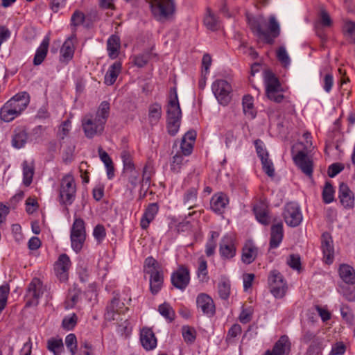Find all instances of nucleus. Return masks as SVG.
Masks as SVG:
<instances>
[{
  "label": "nucleus",
  "instance_id": "nucleus-1",
  "mask_svg": "<svg viewBox=\"0 0 355 355\" xmlns=\"http://www.w3.org/2000/svg\"><path fill=\"white\" fill-rule=\"evenodd\" d=\"M110 113V104L101 103L95 114H87L82 119V127L87 138L92 139L101 135Z\"/></svg>",
  "mask_w": 355,
  "mask_h": 355
},
{
  "label": "nucleus",
  "instance_id": "nucleus-2",
  "mask_svg": "<svg viewBox=\"0 0 355 355\" xmlns=\"http://www.w3.org/2000/svg\"><path fill=\"white\" fill-rule=\"evenodd\" d=\"M153 17L159 21H165L174 13V0H148Z\"/></svg>",
  "mask_w": 355,
  "mask_h": 355
},
{
  "label": "nucleus",
  "instance_id": "nucleus-3",
  "mask_svg": "<svg viewBox=\"0 0 355 355\" xmlns=\"http://www.w3.org/2000/svg\"><path fill=\"white\" fill-rule=\"evenodd\" d=\"M76 193V185L74 179L71 175H64L60 182L59 189V202L64 206L71 205L75 198Z\"/></svg>",
  "mask_w": 355,
  "mask_h": 355
},
{
  "label": "nucleus",
  "instance_id": "nucleus-4",
  "mask_svg": "<svg viewBox=\"0 0 355 355\" xmlns=\"http://www.w3.org/2000/svg\"><path fill=\"white\" fill-rule=\"evenodd\" d=\"M264 81L267 97L275 103L282 102L284 96L282 94L283 89L278 78L272 71H266Z\"/></svg>",
  "mask_w": 355,
  "mask_h": 355
},
{
  "label": "nucleus",
  "instance_id": "nucleus-5",
  "mask_svg": "<svg viewBox=\"0 0 355 355\" xmlns=\"http://www.w3.org/2000/svg\"><path fill=\"white\" fill-rule=\"evenodd\" d=\"M268 284L271 293L276 298H282L286 293L288 286L283 275L277 270H272L268 277Z\"/></svg>",
  "mask_w": 355,
  "mask_h": 355
},
{
  "label": "nucleus",
  "instance_id": "nucleus-6",
  "mask_svg": "<svg viewBox=\"0 0 355 355\" xmlns=\"http://www.w3.org/2000/svg\"><path fill=\"white\" fill-rule=\"evenodd\" d=\"M212 91L218 103L227 105L231 100L232 88L230 84L225 80H216L211 86Z\"/></svg>",
  "mask_w": 355,
  "mask_h": 355
},
{
  "label": "nucleus",
  "instance_id": "nucleus-7",
  "mask_svg": "<svg viewBox=\"0 0 355 355\" xmlns=\"http://www.w3.org/2000/svg\"><path fill=\"white\" fill-rule=\"evenodd\" d=\"M283 216L286 223L290 227H297L302 220L300 207L295 202H288L285 205Z\"/></svg>",
  "mask_w": 355,
  "mask_h": 355
},
{
  "label": "nucleus",
  "instance_id": "nucleus-8",
  "mask_svg": "<svg viewBox=\"0 0 355 355\" xmlns=\"http://www.w3.org/2000/svg\"><path fill=\"white\" fill-rule=\"evenodd\" d=\"M44 293L42 282L38 278H33L28 284L26 291L28 298L26 306H36L38 304L39 299Z\"/></svg>",
  "mask_w": 355,
  "mask_h": 355
},
{
  "label": "nucleus",
  "instance_id": "nucleus-9",
  "mask_svg": "<svg viewBox=\"0 0 355 355\" xmlns=\"http://www.w3.org/2000/svg\"><path fill=\"white\" fill-rule=\"evenodd\" d=\"M171 280L174 287L184 291L190 281V274L188 268L184 266H180L177 270L172 273Z\"/></svg>",
  "mask_w": 355,
  "mask_h": 355
},
{
  "label": "nucleus",
  "instance_id": "nucleus-10",
  "mask_svg": "<svg viewBox=\"0 0 355 355\" xmlns=\"http://www.w3.org/2000/svg\"><path fill=\"white\" fill-rule=\"evenodd\" d=\"M219 253L223 259H231L235 257L236 247L233 236L225 235L219 245Z\"/></svg>",
  "mask_w": 355,
  "mask_h": 355
},
{
  "label": "nucleus",
  "instance_id": "nucleus-11",
  "mask_svg": "<svg viewBox=\"0 0 355 355\" xmlns=\"http://www.w3.org/2000/svg\"><path fill=\"white\" fill-rule=\"evenodd\" d=\"M128 307L125 306L124 302L121 304L119 299L114 297L107 306L105 318L107 320H119L121 313H124L125 311H128Z\"/></svg>",
  "mask_w": 355,
  "mask_h": 355
},
{
  "label": "nucleus",
  "instance_id": "nucleus-12",
  "mask_svg": "<svg viewBox=\"0 0 355 355\" xmlns=\"http://www.w3.org/2000/svg\"><path fill=\"white\" fill-rule=\"evenodd\" d=\"M295 164L306 175L311 177L313 173V164L312 159L306 153L299 151L294 157Z\"/></svg>",
  "mask_w": 355,
  "mask_h": 355
},
{
  "label": "nucleus",
  "instance_id": "nucleus-13",
  "mask_svg": "<svg viewBox=\"0 0 355 355\" xmlns=\"http://www.w3.org/2000/svg\"><path fill=\"white\" fill-rule=\"evenodd\" d=\"M196 304L198 309H200L202 312L211 317L215 314L216 308L213 299L206 293H200L198 295L196 299Z\"/></svg>",
  "mask_w": 355,
  "mask_h": 355
},
{
  "label": "nucleus",
  "instance_id": "nucleus-14",
  "mask_svg": "<svg viewBox=\"0 0 355 355\" xmlns=\"http://www.w3.org/2000/svg\"><path fill=\"white\" fill-rule=\"evenodd\" d=\"M291 343L288 337L282 336L275 343L272 350H267L264 355H288L291 351Z\"/></svg>",
  "mask_w": 355,
  "mask_h": 355
},
{
  "label": "nucleus",
  "instance_id": "nucleus-15",
  "mask_svg": "<svg viewBox=\"0 0 355 355\" xmlns=\"http://www.w3.org/2000/svg\"><path fill=\"white\" fill-rule=\"evenodd\" d=\"M29 102V94L26 92H21L15 95L6 103L10 104L11 107L20 114L26 108Z\"/></svg>",
  "mask_w": 355,
  "mask_h": 355
},
{
  "label": "nucleus",
  "instance_id": "nucleus-16",
  "mask_svg": "<svg viewBox=\"0 0 355 355\" xmlns=\"http://www.w3.org/2000/svg\"><path fill=\"white\" fill-rule=\"evenodd\" d=\"M321 248L325 259V262L330 264L333 262L334 249L333 241L329 233L324 232L322 235Z\"/></svg>",
  "mask_w": 355,
  "mask_h": 355
},
{
  "label": "nucleus",
  "instance_id": "nucleus-17",
  "mask_svg": "<svg viewBox=\"0 0 355 355\" xmlns=\"http://www.w3.org/2000/svg\"><path fill=\"white\" fill-rule=\"evenodd\" d=\"M274 223L270 228V248H277L282 243L284 236L283 223L279 221Z\"/></svg>",
  "mask_w": 355,
  "mask_h": 355
},
{
  "label": "nucleus",
  "instance_id": "nucleus-18",
  "mask_svg": "<svg viewBox=\"0 0 355 355\" xmlns=\"http://www.w3.org/2000/svg\"><path fill=\"white\" fill-rule=\"evenodd\" d=\"M71 266L69 257L66 254H62L59 257L56 263L55 271L57 276L60 281H65L68 279L67 271Z\"/></svg>",
  "mask_w": 355,
  "mask_h": 355
},
{
  "label": "nucleus",
  "instance_id": "nucleus-19",
  "mask_svg": "<svg viewBox=\"0 0 355 355\" xmlns=\"http://www.w3.org/2000/svg\"><path fill=\"white\" fill-rule=\"evenodd\" d=\"M140 341L146 350H152L157 346V338L153 331L149 328H144L140 333Z\"/></svg>",
  "mask_w": 355,
  "mask_h": 355
},
{
  "label": "nucleus",
  "instance_id": "nucleus-20",
  "mask_svg": "<svg viewBox=\"0 0 355 355\" xmlns=\"http://www.w3.org/2000/svg\"><path fill=\"white\" fill-rule=\"evenodd\" d=\"M166 112L167 119H181L182 112L175 89L173 94L170 96Z\"/></svg>",
  "mask_w": 355,
  "mask_h": 355
},
{
  "label": "nucleus",
  "instance_id": "nucleus-21",
  "mask_svg": "<svg viewBox=\"0 0 355 355\" xmlns=\"http://www.w3.org/2000/svg\"><path fill=\"white\" fill-rule=\"evenodd\" d=\"M158 211L159 206L157 203L149 204L140 220V225L142 229H146L148 227L149 224L154 220Z\"/></svg>",
  "mask_w": 355,
  "mask_h": 355
},
{
  "label": "nucleus",
  "instance_id": "nucleus-22",
  "mask_svg": "<svg viewBox=\"0 0 355 355\" xmlns=\"http://www.w3.org/2000/svg\"><path fill=\"white\" fill-rule=\"evenodd\" d=\"M261 23V19H257L254 17L248 18V24L250 28L255 32L259 37H262L267 44H272L273 39L271 38L267 31L262 29Z\"/></svg>",
  "mask_w": 355,
  "mask_h": 355
},
{
  "label": "nucleus",
  "instance_id": "nucleus-23",
  "mask_svg": "<svg viewBox=\"0 0 355 355\" xmlns=\"http://www.w3.org/2000/svg\"><path fill=\"white\" fill-rule=\"evenodd\" d=\"M258 249L252 241H247L242 249L241 260L244 263L250 264L256 259Z\"/></svg>",
  "mask_w": 355,
  "mask_h": 355
},
{
  "label": "nucleus",
  "instance_id": "nucleus-24",
  "mask_svg": "<svg viewBox=\"0 0 355 355\" xmlns=\"http://www.w3.org/2000/svg\"><path fill=\"white\" fill-rule=\"evenodd\" d=\"M339 198L341 204L345 208H351L354 206V198L347 184L341 183L339 187Z\"/></svg>",
  "mask_w": 355,
  "mask_h": 355
},
{
  "label": "nucleus",
  "instance_id": "nucleus-25",
  "mask_svg": "<svg viewBox=\"0 0 355 355\" xmlns=\"http://www.w3.org/2000/svg\"><path fill=\"white\" fill-rule=\"evenodd\" d=\"M228 202L229 200L227 196L223 193H220L215 194L212 197L210 205L214 211L221 214Z\"/></svg>",
  "mask_w": 355,
  "mask_h": 355
},
{
  "label": "nucleus",
  "instance_id": "nucleus-26",
  "mask_svg": "<svg viewBox=\"0 0 355 355\" xmlns=\"http://www.w3.org/2000/svg\"><path fill=\"white\" fill-rule=\"evenodd\" d=\"M164 271L161 264L153 257H147L144 263V272L152 276Z\"/></svg>",
  "mask_w": 355,
  "mask_h": 355
},
{
  "label": "nucleus",
  "instance_id": "nucleus-27",
  "mask_svg": "<svg viewBox=\"0 0 355 355\" xmlns=\"http://www.w3.org/2000/svg\"><path fill=\"white\" fill-rule=\"evenodd\" d=\"M49 40H50L49 37H44L40 46L37 49L35 55L33 58L34 65H40L45 59L48 52Z\"/></svg>",
  "mask_w": 355,
  "mask_h": 355
},
{
  "label": "nucleus",
  "instance_id": "nucleus-28",
  "mask_svg": "<svg viewBox=\"0 0 355 355\" xmlns=\"http://www.w3.org/2000/svg\"><path fill=\"white\" fill-rule=\"evenodd\" d=\"M23 169V183L26 187H28L33 181L35 172V166L33 161L25 160L22 163Z\"/></svg>",
  "mask_w": 355,
  "mask_h": 355
},
{
  "label": "nucleus",
  "instance_id": "nucleus-29",
  "mask_svg": "<svg viewBox=\"0 0 355 355\" xmlns=\"http://www.w3.org/2000/svg\"><path fill=\"white\" fill-rule=\"evenodd\" d=\"M120 39L116 35H112L107 41V50L111 59H115L119 55Z\"/></svg>",
  "mask_w": 355,
  "mask_h": 355
},
{
  "label": "nucleus",
  "instance_id": "nucleus-30",
  "mask_svg": "<svg viewBox=\"0 0 355 355\" xmlns=\"http://www.w3.org/2000/svg\"><path fill=\"white\" fill-rule=\"evenodd\" d=\"M339 275L346 284H355V270L352 266L347 264L341 265L339 268Z\"/></svg>",
  "mask_w": 355,
  "mask_h": 355
},
{
  "label": "nucleus",
  "instance_id": "nucleus-31",
  "mask_svg": "<svg viewBox=\"0 0 355 355\" xmlns=\"http://www.w3.org/2000/svg\"><path fill=\"white\" fill-rule=\"evenodd\" d=\"M164 271L149 277L150 291L153 295L157 294L164 284Z\"/></svg>",
  "mask_w": 355,
  "mask_h": 355
},
{
  "label": "nucleus",
  "instance_id": "nucleus-32",
  "mask_svg": "<svg viewBox=\"0 0 355 355\" xmlns=\"http://www.w3.org/2000/svg\"><path fill=\"white\" fill-rule=\"evenodd\" d=\"M98 155L101 160L104 163L107 169L108 179H112L114 175L113 162L109 155L103 150L101 146L98 148Z\"/></svg>",
  "mask_w": 355,
  "mask_h": 355
},
{
  "label": "nucleus",
  "instance_id": "nucleus-33",
  "mask_svg": "<svg viewBox=\"0 0 355 355\" xmlns=\"http://www.w3.org/2000/svg\"><path fill=\"white\" fill-rule=\"evenodd\" d=\"M121 64L116 62L112 64L105 76V83L107 85H112L116 81L119 73H120Z\"/></svg>",
  "mask_w": 355,
  "mask_h": 355
},
{
  "label": "nucleus",
  "instance_id": "nucleus-34",
  "mask_svg": "<svg viewBox=\"0 0 355 355\" xmlns=\"http://www.w3.org/2000/svg\"><path fill=\"white\" fill-rule=\"evenodd\" d=\"M27 139L28 135L26 132L21 128H17L14 131V134L12 136V146L16 148H21L25 146Z\"/></svg>",
  "mask_w": 355,
  "mask_h": 355
},
{
  "label": "nucleus",
  "instance_id": "nucleus-35",
  "mask_svg": "<svg viewBox=\"0 0 355 355\" xmlns=\"http://www.w3.org/2000/svg\"><path fill=\"white\" fill-rule=\"evenodd\" d=\"M243 112L248 118L252 119L256 117L257 112L253 104V98L250 95H245L243 98Z\"/></svg>",
  "mask_w": 355,
  "mask_h": 355
},
{
  "label": "nucleus",
  "instance_id": "nucleus-36",
  "mask_svg": "<svg viewBox=\"0 0 355 355\" xmlns=\"http://www.w3.org/2000/svg\"><path fill=\"white\" fill-rule=\"evenodd\" d=\"M204 24L208 29L211 31H216L220 28L218 18L209 8L207 9V15L204 18Z\"/></svg>",
  "mask_w": 355,
  "mask_h": 355
},
{
  "label": "nucleus",
  "instance_id": "nucleus-37",
  "mask_svg": "<svg viewBox=\"0 0 355 355\" xmlns=\"http://www.w3.org/2000/svg\"><path fill=\"white\" fill-rule=\"evenodd\" d=\"M197 198V189L191 187L189 189L184 195V204L189 209L193 208L196 206Z\"/></svg>",
  "mask_w": 355,
  "mask_h": 355
},
{
  "label": "nucleus",
  "instance_id": "nucleus-38",
  "mask_svg": "<svg viewBox=\"0 0 355 355\" xmlns=\"http://www.w3.org/2000/svg\"><path fill=\"white\" fill-rule=\"evenodd\" d=\"M230 282L226 277H222L218 284V293L222 300H227L230 295Z\"/></svg>",
  "mask_w": 355,
  "mask_h": 355
},
{
  "label": "nucleus",
  "instance_id": "nucleus-39",
  "mask_svg": "<svg viewBox=\"0 0 355 355\" xmlns=\"http://www.w3.org/2000/svg\"><path fill=\"white\" fill-rule=\"evenodd\" d=\"M81 291L76 286L69 290L67 300L65 301L66 309H71L74 307L78 302Z\"/></svg>",
  "mask_w": 355,
  "mask_h": 355
},
{
  "label": "nucleus",
  "instance_id": "nucleus-40",
  "mask_svg": "<svg viewBox=\"0 0 355 355\" xmlns=\"http://www.w3.org/2000/svg\"><path fill=\"white\" fill-rule=\"evenodd\" d=\"M19 114L10 105L6 103L0 110V118L5 122H10L15 119Z\"/></svg>",
  "mask_w": 355,
  "mask_h": 355
},
{
  "label": "nucleus",
  "instance_id": "nucleus-41",
  "mask_svg": "<svg viewBox=\"0 0 355 355\" xmlns=\"http://www.w3.org/2000/svg\"><path fill=\"white\" fill-rule=\"evenodd\" d=\"M218 236L219 233L218 232L211 231L210 232V237L205 245V253L207 257H211L214 254Z\"/></svg>",
  "mask_w": 355,
  "mask_h": 355
},
{
  "label": "nucleus",
  "instance_id": "nucleus-42",
  "mask_svg": "<svg viewBox=\"0 0 355 355\" xmlns=\"http://www.w3.org/2000/svg\"><path fill=\"white\" fill-rule=\"evenodd\" d=\"M162 116V106L159 103H153L149 106L148 119L151 124H156Z\"/></svg>",
  "mask_w": 355,
  "mask_h": 355
},
{
  "label": "nucleus",
  "instance_id": "nucleus-43",
  "mask_svg": "<svg viewBox=\"0 0 355 355\" xmlns=\"http://www.w3.org/2000/svg\"><path fill=\"white\" fill-rule=\"evenodd\" d=\"M71 39L72 37H69L65 41L60 49L62 61H68L73 58L74 51Z\"/></svg>",
  "mask_w": 355,
  "mask_h": 355
},
{
  "label": "nucleus",
  "instance_id": "nucleus-44",
  "mask_svg": "<svg viewBox=\"0 0 355 355\" xmlns=\"http://www.w3.org/2000/svg\"><path fill=\"white\" fill-rule=\"evenodd\" d=\"M70 235H75L76 237H86L85 225L83 219L78 218L74 220Z\"/></svg>",
  "mask_w": 355,
  "mask_h": 355
},
{
  "label": "nucleus",
  "instance_id": "nucleus-45",
  "mask_svg": "<svg viewBox=\"0 0 355 355\" xmlns=\"http://www.w3.org/2000/svg\"><path fill=\"white\" fill-rule=\"evenodd\" d=\"M332 23V19L329 14L325 9L321 8L319 11L318 19L315 21V25H319L320 27L322 26L324 28H328L331 26Z\"/></svg>",
  "mask_w": 355,
  "mask_h": 355
},
{
  "label": "nucleus",
  "instance_id": "nucleus-46",
  "mask_svg": "<svg viewBox=\"0 0 355 355\" xmlns=\"http://www.w3.org/2000/svg\"><path fill=\"white\" fill-rule=\"evenodd\" d=\"M46 347L54 355H60L64 348L62 340L61 338H51L47 340Z\"/></svg>",
  "mask_w": 355,
  "mask_h": 355
},
{
  "label": "nucleus",
  "instance_id": "nucleus-47",
  "mask_svg": "<svg viewBox=\"0 0 355 355\" xmlns=\"http://www.w3.org/2000/svg\"><path fill=\"white\" fill-rule=\"evenodd\" d=\"M121 157L123 163V171L124 172L133 171V162L131 152L124 148L122 150L121 153Z\"/></svg>",
  "mask_w": 355,
  "mask_h": 355
},
{
  "label": "nucleus",
  "instance_id": "nucleus-48",
  "mask_svg": "<svg viewBox=\"0 0 355 355\" xmlns=\"http://www.w3.org/2000/svg\"><path fill=\"white\" fill-rule=\"evenodd\" d=\"M158 311L159 313L169 322L174 320L175 315V311L169 304L164 303L159 305Z\"/></svg>",
  "mask_w": 355,
  "mask_h": 355
},
{
  "label": "nucleus",
  "instance_id": "nucleus-49",
  "mask_svg": "<svg viewBox=\"0 0 355 355\" xmlns=\"http://www.w3.org/2000/svg\"><path fill=\"white\" fill-rule=\"evenodd\" d=\"M268 34L270 35L271 38L273 40L277 37L280 34V28L279 24L276 20L275 16H270L269 17V24H268Z\"/></svg>",
  "mask_w": 355,
  "mask_h": 355
},
{
  "label": "nucleus",
  "instance_id": "nucleus-50",
  "mask_svg": "<svg viewBox=\"0 0 355 355\" xmlns=\"http://www.w3.org/2000/svg\"><path fill=\"white\" fill-rule=\"evenodd\" d=\"M153 166L150 164L148 163L145 165L143 169L142 174V187L147 189L150 184V178L153 174Z\"/></svg>",
  "mask_w": 355,
  "mask_h": 355
},
{
  "label": "nucleus",
  "instance_id": "nucleus-51",
  "mask_svg": "<svg viewBox=\"0 0 355 355\" xmlns=\"http://www.w3.org/2000/svg\"><path fill=\"white\" fill-rule=\"evenodd\" d=\"M184 159L181 153H176L172 158L171 162V170L173 173H179L181 170L182 166L184 164Z\"/></svg>",
  "mask_w": 355,
  "mask_h": 355
},
{
  "label": "nucleus",
  "instance_id": "nucleus-52",
  "mask_svg": "<svg viewBox=\"0 0 355 355\" xmlns=\"http://www.w3.org/2000/svg\"><path fill=\"white\" fill-rule=\"evenodd\" d=\"M65 344L71 355H75L77 349V339L73 334L67 335L65 338Z\"/></svg>",
  "mask_w": 355,
  "mask_h": 355
},
{
  "label": "nucleus",
  "instance_id": "nucleus-53",
  "mask_svg": "<svg viewBox=\"0 0 355 355\" xmlns=\"http://www.w3.org/2000/svg\"><path fill=\"white\" fill-rule=\"evenodd\" d=\"M277 58L284 67H287L290 64L291 60L285 47L280 46L277 49Z\"/></svg>",
  "mask_w": 355,
  "mask_h": 355
},
{
  "label": "nucleus",
  "instance_id": "nucleus-54",
  "mask_svg": "<svg viewBox=\"0 0 355 355\" xmlns=\"http://www.w3.org/2000/svg\"><path fill=\"white\" fill-rule=\"evenodd\" d=\"M181 119H167V130L169 135L174 136L178 132Z\"/></svg>",
  "mask_w": 355,
  "mask_h": 355
},
{
  "label": "nucleus",
  "instance_id": "nucleus-55",
  "mask_svg": "<svg viewBox=\"0 0 355 355\" xmlns=\"http://www.w3.org/2000/svg\"><path fill=\"white\" fill-rule=\"evenodd\" d=\"M344 30L347 39L352 43H355V23L352 21L346 22Z\"/></svg>",
  "mask_w": 355,
  "mask_h": 355
},
{
  "label": "nucleus",
  "instance_id": "nucleus-56",
  "mask_svg": "<svg viewBox=\"0 0 355 355\" xmlns=\"http://www.w3.org/2000/svg\"><path fill=\"white\" fill-rule=\"evenodd\" d=\"M70 239L72 249L78 253L83 248L86 237H76L75 235H70Z\"/></svg>",
  "mask_w": 355,
  "mask_h": 355
},
{
  "label": "nucleus",
  "instance_id": "nucleus-57",
  "mask_svg": "<svg viewBox=\"0 0 355 355\" xmlns=\"http://www.w3.org/2000/svg\"><path fill=\"white\" fill-rule=\"evenodd\" d=\"M334 189L329 182H326L322 191V198L325 203H330L334 200Z\"/></svg>",
  "mask_w": 355,
  "mask_h": 355
},
{
  "label": "nucleus",
  "instance_id": "nucleus-58",
  "mask_svg": "<svg viewBox=\"0 0 355 355\" xmlns=\"http://www.w3.org/2000/svg\"><path fill=\"white\" fill-rule=\"evenodd\" d=\"M182 336L187 343H193L196 339V331L193 328L184 326L182 327Z\"/></svg>",
  "mask_w": 355,
  "mask_h": 355
},
{
  "label": "nucleus",
  "instance_id": "nucleus-59",
  "mask_svg": "<svg viewBox=\"0 0 355 355\" xmlns=\"http://www.w3.org/2000/svg\"><path fill=\"white\" fill-rule=\"evenodd\" d=\"M198 277L202 281H205L207 279V261L202 258L199 259Z\"/></svg>",
  "mask_w": 355,
  "mask_h": 355
},
{
  "label": "nucleus",
  "instance_id": "nucleus-60",
  "mask_svg": "<svg viewBox=\"0 0 355 355\" xmlns=\"http://www.w3.org/2000/svg\"><path fill=\"white\" fill-rule=\"evenodd\" d=\"M77 316L73 313L71 316L65 317L62 320V327L67 330H71L77 323Z\"/></svg>",
  "mask_w": 355,
  "mask_h": 355
},
{
  "label": "nucleus",
  "instance_id": "nucleus-61",
  "mask_svg": "<svg viewBox=\"0 0 355 355\" xmlns=\"http://www.w3.org/2000/svg\"><path fill=\"white\" fill-rule=\"evenodd\" d=\"M150 56L151 54L149 52L138 55L135 58V66H137L138 67H144L148 63Z\"/></svg>",
  "mask_w": 355,
  "mask_h": 355
},
{
  "label": "nucleus",
  "instance_id": "nucleus-62",
  "mask_svg": "<svg viewBox=\"0 0 355 355\" xmlns=\"http://www.w3.org/2000/svg\"><path fill=\"white\" fill-rule=\"evenodd\" d=\"M340 311L343 320L348 323H352L353 322L354 315L352 310L348 306L342 304Z\"/></svg>",
  "mask_w": 355,
  "mask_h": 355
},
{
  "label": "nucleus",
  "instance_id": "nucleus-63",
  "mask_svg": "<svg viewBox=\"0 0 355 355\" xmlns=\"http://www.w3.org/2000/svg\"><path fill=\"white\" fill-rule=\"evenodd\" d=\"M261 161L262 165H263V169L265 171V173L270 177H273L275 174V170L273 167V164L268 159V157L267 158L263 159Z\"/></svg>",
  "mask_w": 355,
  "mask_h": 355
},
{
  "label": "nucleus",
  "instance_id": "nucleus-64",
  "mask_svg": "<svg viewBox=\"0 0 355 355\" xmlns=\"http://www.w3.org/2000/svg\"><path fill=\"white\" fill-rule=\"evenodd\" d=\"M345 350V345L343 342H337L333 345L329 355H343Z\"/></svg>",
  "mask_w": 355,
  "mask_h": 355
}]
</instances>
